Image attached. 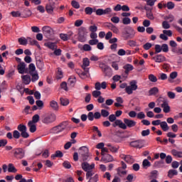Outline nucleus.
Masks as SVG:
<instances>
[{
	"label": "nucleus",
	"instance_id": "obj_38",
	"mask_svg": "<svg viewBox=\"0 0 182 182\" xmlns=\"http://www.w3.org/2000/svg\"><path fill=\"white\" fill-rule=\"evenodd\" d=\"M159 93V88L157 87H154L149 91V96H154V95H157Z\"/></svg>",
	"mask_w": 182,
	"mask_h": 182
},
{
	"label": "nucleus",
	"instance_id": "obj_63",
	"mask_svg": "<svg viewBox=\"0 0 182 182\" xmlns=\"http://www.w3.org/2000/svg\"><path fill=\"white\" fill-rule=\"evenodd\" d=\"M109 113L108 112L107 110L106 109H102L101 110V116H102V117H107L109 116Z\"/></svg>",
	"mask_w": 182,
	"mask_h": 182
},
{
	"label": "nucleus",
	"instance_id": "obj_12",
	"mask_svg": "<svg viewBox=\"0 0 182 182\" xmlns=\"http://www.w3.org/2000/svg\"><path fill=\"white\" fill-rule=\"evenodd\" d=\"M152 59L156 62V63H163V62H166V56L161 54H158L152 57Z\"/></svg>",
	"mask_w": 182,
	"mask_h": 182
},
{
	"label": "nucleus",
	"instance_id": "obj_23",
	"mask_svg": "<svg viewBox=\"0 0 182 182\" xmlns=\"http://www.w3.org/2000/svg\"><path fill=\"white\" fill-rule=\"evenodd\" d=\"M123 69H124L126 75H129V73H130V72L134 69V67L131 64H126L123 66Z\"/></svg>",
	"mask_w": 182,
	"mask_h": 182
},
{
	"label": "nucleus",
	"instance_id": "obj_30",
	"mask_svg": "<svg viewBox=\"0 0 182 182\" xmlns=\"http://www.w3.org/2000/svg\"><path fill=\"white\" fill-rule=\"evenodd\" d=\"M28 70H29L30 75H33V73H38V71H36V67L35 66V64H33V63H31L28 65Z\"/></svg>",
	"mask_w": 182,
	"mask_h": 182
},
{
	"label": "nucleus",
	"instance_id": "obj_45",
	"mask_svg": "<svg viewBox=\"0 0 182 182\" xmlns=\"http://www.w3.org/2000/svg\"><path fill=\"white\" fill-rule=\"evenodd\" d=\"M31 75L32 76V82H36V80H39V75H38V73H34L33 74H31Z\"/></svg>",
	"mask_w": 182,
	"mask_h": 182
},
{
	"label": "nucleus",
	"instance_id": "obj_1",
	"mask_svg": "<svg viewBox=\"0 0 182 182\" xmlns=\"http://www.w3.org/2000/svg\"><path fill=\"white\" fill-rule=\"evenodd\" d=\"M158 105H160L161 107L163 109L164 113H170L171 107L168 105V101L167 100L159 97L157 100Z\"/></svg>",
	"mask_w": 182,
	"mask_h": 182
},
{
	"label": "nucleus",
	"instance_id": "obj_5",
	"mask_svg": "<svg viewBox=\"0 0 182 182\" xmlns=\"http://www.w3.org/2000/svg\"><path fill=\"white\" fill-rule=\"evenodd\" d=\"M87 29H86L85 27H81L78 33V41H80V42H85V41H86V36H87Z\"/></svg>",
	"mask_w": 182,
	"mask_h": 182
},
{
	"label": "nucleus",
	"instance_id": "obj_43",
	"mask_svg": "<svg viewBox=\"0 0 182 182\" xmlns=\"http://www.w3.org/2000/svg\"><path fill=\"white\" fill-rule=\"evenodd\" d=\"M75 83H76V77H70L68 79V85H70L71 87H73Z\"/></svg>",
	"mask_w": 182,
	"mask_h": 182
},
{
	"label": "nucleus",
	"instance_id": "obj_7",
	"mask_svg": "<svg viewBox=\"0 0 182 182\" xmlns=\"http://www.w3.org/2000/svg\"><path fill=\"white\" fill-rule=\"evenodd\" d=\"M56 120V115L55 114H48L44 117L43 119V123L45 124H50Z\"/></svg>",
	"mask_w": 182,
	"mask_h": 182
},
{
	"label": "nucleus",
	"instance_id": "obj_31",
	"mask_svg": "<svg viewBox=\"0 0 182 182\" xmlns=\"http://www.w3.org/2000/svg\"><path fill=\"white\" fill-rule=\"evenodd\" d=\"M28 41L29 40L28 39V37H21L18 38V43H20V45H23V46H26V45H28Z\"/></svg>",
	"mask_w": 182,
	"mask_h": 182
},
{
	"label": "nucleus",
	"instance_id": "obj_56",
	"mask_svg": "<svg viewBox=\"0 0 182 182\" xmlns=\"http://www.w3.org/2000/svg\"><path fill=\"white\" fill-rule=\"evenodd\" d=\"M164 19L168 21V22H173V21H174V16L169 14L168 16H165Z\"/></svg>",
	"mask_w": 182,
	"mask_h": 182
},
{
	"label": "nucleus",
	"instance_id": "obj_52",
	"mask_svg": "<svg viewBox=\"0 0 182 182\" xmlns=\"http://www.w3.org/2000/svg\"><path fill=\"white\" fill-rule=\"evenodd\" d=\"M136 117L140 120H141L142 119H146V114H144V112H140L136 114Z\"/></svg>",
	"mask_w": 182,
	"mask_h": 182
},
{
	"label": "nucleus",
	"instance_id": "obj_42",
	"mask_svg": "<svg viewBox=\"0 0 182 182\" xmlns=\"http://www.w3.org/2000/svg\"><path fill=\"white\" fill-rule=\"evenodd\" d=\"M92 95L93 96V97H95L97 99V97H100L101 95H102V92H100V90H94L92 92Z\"/></svg>",
	"mask_w": 182,
	"mask_h": 182
},
{
	"label": "nucleus",
	"instance_id": "obj_61",
	"mask_svg": "<svg viewBox=\"0 0 182 182\" xmlns=\"http://www.w3.org/2000/svg\"><path fill=\"white\" fill-rule=\"evenodd\" d=\"M95 14L96 15H97L98 16H102V15H105L104 14V9H98L95 11Z\"/></svg>",
	"mask_w": 182,
	"mask_h": 182
},
{
	"label": "nucleus",
	"instance_id": "obj_28",
	"mask_svg": "<svg viewBox=\"0 0 182 182\" xmlns=\"http://www.w3.org/2000/svg\"><path fill=\"white\" fill-rule=\"evenodd\" d=\"M114 101L112 99H108L105 101V104H102L101 105V107H102L103 109H108L107 106H112V105H113V102Z\"/></svg>",
	"mask_w": 182,
	"mask_h": 182
},
{
	"label": "nucleus",
	"instance_id": "obj_10",
	"mask_svg": "<svg viewBox=\"0 0 182 182\" xmlns=\"http://www.w3.org/2000/svg\"><path fill=\"white\" fill-rule=\"evenodd\" d=\"M17 70L18 73L21 75H23V73H28V68H26V64L25 63H19L17 65Z\"/></svg>",
	"mask_w": 182,
	"mask_h": 182
},
{
	"label": "nucleus",
	"instance_id": "obj_47",
	"mask_svg": "<svg viewBox=\"0 0 182 182\" xmlns=\"http://www.w3.org/2000/svg\"><path fill=\"white\" fill-rule=\"evenodd\" d=\"M39 119H41L39 114H36L32 117V121L30 122H32L35 124V123H38V122H39Z\"/></svg>",
	"mask_w": 182,
	"mask_h": 182
},
{
	"label": "nucleus",
	"instance_id": "obj_50",
	"mask_svg": "<svg viewBox=\"0 0 182 182\" xmlns=\"http://www.w3.org/2000/svg\"><path fill=\"white\" fill-rule=\"evenodd\" d=\"M36 105L37 107L40 109V110L43 109V101L37 100L36 102Z\"/></svg>",
	"mask_w": 182,
	"mask_h": 182
},
{
	"label": "nucleus",
	"instance_id": "obj_21",
	"mask_svg": "<svg viewBox=\"0 0 182 182\" xmlns=\"http://www.w3.org/2000/svg\"><path fill=\"white\" fill-rule=\"evenodd\" d=\"M28 45H31V46H37L38 49H41V45H39V43L36 40L32 39L31 37H28Z\"/></svg>",
	"mask_w": 182,
	"mask_h": 182
},
{
	"label": "nucleus",
	"instance_id": "obj_58",
	"mask_svg": "<svg viewBox=\"0 0 182 182\" xmlns=\"http://www.w3.org/2000/svg\"><path fill=\"white\" fill-rule=\"evenodd\" d=\"M100 68L104 71L106 72L107 70H109V66L106 65L105 63H100Z\"/></svg>",
	"mask_w": 182,
	"mask_h": 182
},
{
	"label": "nucleus",
	"instance_id": "obj_46",
	"mask_svg": "<svg viewBox=\"0 0 182 182\" xmlns=\"http://www.w3.org/2000/svg\"><path fill=\"white\" fill-rule=\"evenodd\" d=\"M127 44L129 45V46H131L132 48H134L135 46H139V45L137 44V42L133 40H129Z\"/></svg>",
	"mask_w": 182,
	"mask_h": 182
},
{
	"label": "nucleus",
	"instance_id": "obj_24",
	"mask_svg": "<svg viewBox=\"0 0 182 182\" xmlns=\"http://www.w3.org/2000/svg\"><path fill=\"white\" fill-rule=\"evenodd\" d=\"M106 146L109 148L111 153H117L119 151V146H113L111 144H107Z\"/></svg>",
	"mask_w": 182,
	"mask_h": 182
},
{
	"label": "nucleus",
	"instance_id": "obj_48",
	"mask_svg": "<svg viewBox=\"0 0 182 182\" xmlns=\"http://www.w3.org/2000/svg\"><path fill=\"white\" fill-rule=\"evenodd\" d=\"M149 80H150V82H152L153 83H156V82H157V77H156L153 74H151L149 75Z\"/></svg>",
	"mask_w": 182,
	"mask_h": 182
},
{
	"label": "nucleus",
	"instance_id": "obj_22",
	"mask_svg": "<svg viewBox=\"0 0 182 182\" xmlns=\"http://www.w3.org/2000/svg\"><path fill=\"white\" fill-rule=\"evenodd\" d=\"M78 48L80 50H84L85 52H90L92 50V46L89 44H85L84 46L79 45Z\"/></svg>",
	"mask_w": 182,
	"mask_h": 182
},
{
	"label": "nucleus",
	"instance_id": "obj_54",
	"mask_svg": "<svg viewBox=\"0 0 182 182\" xmlns=\"http://www.w3.org/2000/svg\"><path fill=\"white\" fill-rule=\"evenodd\" d=\"M146 16L151 21H153V19H154V16L153 15L151 10L146 11Z\"/></svg>",
	"mask_w": 182,
	"mask_h": 182
},
{
	"label": "nucleus",
	"instance_id": "obj_34",
	"mask_svg": "<svg viewBox=\"0 0 182 182\" xmlns=\"http://www.w3.org/2000/svg\"><path fill=\"white\" fill-rule=\"evenodd\" d=\"M44 45L49 49H51V50H55V49L57 48L56 43L52 42L46 43Z\"/></svg>",
	"mask_w": 182,
	"mask_h": 182
},
{
	"label": "nucleus",
	"instance_id": "obj_60",
	"mask_svg": "<svg viewBox=\"0 0 182 182\" xmlns=\"http://www.w3.org/2000/svg\"><path fill=\"white\" fill-rule=\"evenodd\" d=\"M13 137L14 139H19L21 137V133H19V131H18V130L14 131Z\"/></svg>",
	"mask_w": 182,
	"mask_h": 182
},
{
	"label": "nucleus",
	"instance_id": "obj_26",
	"mask_svg": "<svg viewBox=\"0 0 182 182\" xmlns=\"http://www.w3.org/2000/svg\"><path fill=\"white\" fill-rule=\"evenodd\" d=\"M50 107L52 108L53 110H55L56 112L59 110V105H58V102L55 100H52L50 102Z\"/></svg>",
	"mask_w": 182,
	"mask_h": 182
},
{
	"label": "nucleus",
	"instance_id": "obj_3",
	"mask_svg": "<svg viewBox=\"0 0 182 182\" xmlns=\"http://www.w3.org/2000/svg\"><path fill=\"white\" fill-rule=\"evenodd\" d=\"M137 88V81L132 80L129 82V85H127L125 92L127 95H133V92L136 91Z\"/></svg>",
	"mask_w": 182,
	"mask_h": 182
},
{
	"label": "nucleus",
	"instance_id": "obj_14",
	"mask_svg": "<svg viewBox=\"0 0 182 182\" xmlns=\"http://www.w3.org/2000/svg\"><path fill=\"white\" fill-rule=\"evenodd\" d=\"M112 126L113 127H117V126H119V127L120 129H123V130H126V129H127V126H126V124H124L123 121L120 119H116L115 122H114V123L112 124Z\"/></svg>",
	"mask_w": 182,
	"mask_h": 182
},
{
	"label": "nucleus",
	"instance_id": "obj_35",
	"mask_svg": "<svg viewBox=\"0 0 182 182\" xmlns=\"http://www.w3.org/2000/svg\"><path fill=\"white\" fill-rule=\"evenodd\" d=\"M90 65V61L89 60V58H85L82 60V68L84 69V70H86V68Z\"/></svg>",
	"mask_w": 182,
	"mask_h": 182
},
{
	"label": "nucleus",
	"instance_id": "obj_44",
	"mask_svg": "<svg viewBox=\"0 0 182 182\" xmlns=\"http://www.w3.org/2000/svg\"><path fill=\"white\" fill-rule=\"evenodd\" d=\"M122 23L124 25H130V23H132V20L129 17H124L122 18Z\"/></svg>",
	"mask_w": 182,
	"mask_h": 182
},
{
	"label": "nucleus",
	"instance_id": "obj_32",
	"mask_svg": "<svg viewBox=\"0 0 182 182\" xmlns=\"http://www.w3.org/2000/svg\"><path fill=\"white\" fill-rule=\"evenodd\" d=\"M28 126L31 133H35V132H36V124H33L32 122H28Z\"/></svg>",
	"mask_w": 182,
	"mask_h": 182
},
{
	"label": "nucleus",
	"instance_id": "obj_36",
	"mask_svg": "<svg viewBox=\"0 0 182 182\" xmlns=\"http://www.w3.org/2000/svg\"><path fill=\"white\" fill-rule=\"evenodd\" d=\"M161 128L164 132H168L170 127L166 121L161 122Z\"/></svg>",
	"mask_w": 182,
	"mask_h": 182
},
{
	"label": "nucleus",
	"instance_id": "obj_15",
	"mask_svg": "<svg viewBox=\"0 0 182 182\" xmlns=\"http://www.w3.org/2000/svg\"><path fill=\"white\" fill-rule=\"evenodd\" d=\"M73 36V32L68 31L67 33H60V38L62 41H64V42H66V41H69L70 38Z\"/></svg>",
	"mask_w": 182,
	"mask_h": 182
},
{
	"label": "nucleus",
	"instance_id": "obj_4",
	"mask_svg": "<svg viewBox=\"0 0 182 182\" xmlns=\"http://www.w3.org/2000/svg\"><path fill=\"white\" fill-rule=\"evenodd\" d=\"M79 154L83 161H86L89 159V149L86 146H82L79 149Z\"/></svg>",
	"mask_w": 182,
	"mask_h": 182
},
{
	"label": "nucleus",
	"instance_id": "obj_19",
	"mask_svg": "<svg viewBox=\"0 0 182 182\" xmlns=\"http://www.w3.org/2000/svg\"><path fill=\"white\" fill-rule=\"evenodd\" d=\"M114 161V159H113V156L109 154H105V155H102V157L101 159V161H104L105 163H110Z\"/></svg>",
	"mask_w": 182,
	"mask_h": 182
},
{
	"label": "nucleus",
	"instance_id": "obj_57",
	"mask_svg": "<svg viewBox=\"0 0 182 182\" xmlns=\"http://www.w3.org/2000/svg\"><path fill=\"white\" fill-rule=\"evenodd\" d=\"M162 50V46L156 44L155 46V53H160Z\"/></svg>",
	"mask_w": 182,
	"mask_h": 182
},
{
	"label": "nucleus",
	"instance_id": "obj_29",
	"mask_svg": "<svg viewBox=\"0 0 182 182\" xmlns=\"http://www.w3.org/2000/svg\"><path fill=\"white\" fill-rule=\"evenodd\" d=\"M21 79L23 80V83L24 85H29L31 83V76L26 75H22Z\"/></svg>",
	"mask_w": 182,
	"mask_h": 182
},
{
	"label": "nucleus",
	"instance_id": "obj_2",
	"mask_svg": "<svg viewBox=\"0 0 182 182\" xmlns=\"http://www.w3.org/2000/svg\"><path fill=\"white\" fill-rule=\"evenodd\" d=\"M68 124H69V122H68V121H65V122H62L61 124H60L59 125L54 127L51 129V132H52V133H55V134L60 133L61 132H63V130H65V129H66L68 127Z\"/></svg>",
	"mask_w": 182,
	"mask_h": 182
},
{
	"label": "nucleus",
	"instance_id": "obj_17",
	"mask_svg": "<svg viewBox=\"0 0 182 182\" xmlns=\"http://www.w3.org/2000/svg\"><path fill=\"white\" fill-rule=\"evenodd\" d=\"M55 10V2H49L46 6V11L48 14H53Z\"/></svg>",
	"mask_w": 182,
	"mask_h": 182
},
{
	"label": "nucleus",
	"instance_id": "obj_62",
	"mask_svg": "<svg viewBox=\"0 0 182 182\" xmlns=\"http://www.w3.org/2000/svg\"><path fill=\"white\" fill-rule=\"evenodd\" d=\"M111 21L113 22V23H119L120 22V18L118 16H113L111 18Z\"/></svg>",
	"mask_w": 182,
	"mask_h": 182
},
{
	"label": "nucleus",
	"instance_id": "obj_40",
	"mask_svg": "<svg viewBox=\"0 0 182 182\" xmlns=\"http://www.w3.org/2000/svg\"><path fill=\"white\" fill-rule=\"evenodd\" d=\"M63 77V72H62V69L58 68V71L56 73V79H62Z\"/></svg>",
	"mask_w": 182,
	"mask_h": 182
},
{
	"label": "nucleus",
	"instance_id": "obj_37",
	"mask_svg": "<svg viewBox=\"0 0 182 182\" xmlns=\"http://www.w3.org/2000/svg\"><path fill=\"white\" fill-rule=\"evenodd\" d=\"M8 171L9 173H16L18 171V169L15 168V166H14L13 164H9Z\"/></svg>",
	"mask_w": 182,
	"mask_h": 182
},
{
	"label": "nucleus",
	"instance_id": "obj_55",
	"mask_svg": "<svg viewBox=\"0 0 182 182\" xmlns=\"http://www.w3.org/2000/svg\"><path fill=\"white\" fill-rule=\"evenodd\" d=\"M52 158L55 157H63V153L60 151H57L55 154L51 156Z\"/></svg>",
	"mask_w": 182,
	"mask_h": 182
},
{
	"label": "nucleus",
	"instance_id": "obj_16",
	"mask_svg": "<svg viewBox=\"0 0 182 182\" xmlns=\"http://www.w3.org/2000/svg\"><path fill=\"white\" fill-rule=\"evenodd\" d=\"M107 87V82L106 81L102 82V83L97 82L95 84V90H100L101 89H106Z\"/></svg>",
	"mask_w": 182,
	"mask_h": 182
},
{
	"label": "nucleus",
	"instance_id": "obj_27",
	"mask_svg": "<svg viewBox=\"0 0 182 182\" xmlns=\"http://www.w3.org/2000/svg\"><path fill=\"white\" fill-rule=\"evenodd\" d=\"M42 31L43 33L46 36H49L52 33V28L50 26H43Z\"/></svg>",
	"mask_w": 182,
	"mask_h": 182
},
{
	"label": "nucleus",
	"instance_id": "obj_18",
	"mask_svg": "<svg viewBox=\"0 0 182 182\" xmlns=\"http://www.w3.org/2000/svg\"><path fill=\"white\" fill-rule=\"evenodd\" d=\"M131 147H135L136 149H141L143 147V141L140 140L132 141L129 143Z\"/></svg>",
	"mask_w": 182,
	"mask_h": 182
},
{
	"label": "nucleus",
	"instance_id": "obj_8",
	"mask_svg": "<svg viewBox=\"0 0 182 182\" xmlns=\"http://www.w3.org/2000/svg\"><path fill=\"white\" fill-rule=\"evenodd\" d=\"M18 132H21V137H23V139H28V137H29V134L26 132V126L19 124L18 126Z\"/></svg>",
	"mask_w": 182,
	"mask_h": 182
},
{
	"label": "nucleus",
	"instance_id": "obj_53",
	"mask_svg": "<svg viewBox=\"0 0 182 182\" xmlns=\"http://www.w3.org/2000/svg\"><path fill=\"white\" fill-rule=\"evenodd\" d=\"M85 12L87 15H92L93 14V9L92 7H86Z\"/></svg>",
	"mask_w": 182,
	"mask_h": 182
},
{
	"label": "nucleus",
	"instance_id": "obj_6",
	"mask_svg": "<svg viewBox=\"0 0 182 182\" xmlns=\"http://www.w3.org/2000/svg\"><path fill=\"white\" fill-rule=\"evenodd\" d=\"M14 157L18 160H21L25 157V150L22 148H16L14 149Z\"/></svg>",
	"mask_w": 182,
	"mask_h": 182
},
{
	"label": "nucleus",
	"instance_id": "obj_59",
	"mask_svg": "<svg viewBox=\"0 0 182 182\" xmlns=\"http://www.w3.org/2000/svg\"><path fill=\"white\" fill-rule=\"evenodd\" d=\"M162 28H164V29H170V24L168 23V21H163Z\"/></svg>",
	"mask_w": 182,
	"mask_h": 182
},
{
	"label": "nucleus",
	"instance_id": "obj_51",
	"mask_svg": "<svg viewBox=\"0 0 182 182\" xmlns=\"http://www.w3.org/2000/svg\"><path fill=\"white\" fill-rule=\"evenodd\" d=\"M60 103L62 106H68V105H69V100L66 98H60Z\"/></svg>",
	"mask_w": 182,
	"mask_h": 182
},
{
	"label": "nucleus",
	"instance_id": "obj_9",
	"mask_svg": "<svg viewBox=\"0 0 182 182\" xmlns=\"http://www.w3.org/2000/svg\"><path fill=\"white\" fill-rule=\"evenodd\" d=\"M124 35L126 39H133V38H134V36L136 35V31L133 28L128 27Z\"/></svg>",
	"mask_w": 182,
	"mask_h": 182
},
{
	"label": "nucleus",
	"instance_id": "obj_49",
	"mask_svg": "<svg viewBox=\"0 0 182 182\" xmlns=\"http://www.w3.org/2000/svg\"><path fill=\"white\" fill-rule=\"evenodd\" d=\"M71 5L75 9H79V8H80V4H79V2H77V1H76L75 0L71 1Z\"/></svg>",
	"mask_w": 182,
	"mask_h": 182
},
{
	"label": "nucleus",
	"instance_id": "obj_64",
	"mask_svg": "<svg viewBox=\"0 0 182 182\" xmlns=\"http://www.w3.org/2000/svg\"><path fill=\"white\" fill-rule=\"evenodd\" d=\"M162 52H164L166 53L168 52V46L167 44H162Z\"/></svg>",
	"mask_w": 182,
	"mask_h": 182
},
{
	"label": "nucleus",
	"instance_id": "obj_11",
	"mask_svg": "<svg viewBox=\"0 0 182 182\" xmlns=\"http://www.w3.org/2000/svg\"><path fill=\"white\" fill-rule=\"evenodd\" d=\"M95 164H90L87 162H84L81 164V167L84 171H90L91 170H93L95 168Z\"/></svg>",
	"mask_w": 182,
	"mask_h": 182
},
{
	"label": "nucleus",
	"instance_id": "obj_13",
	"mask_svg": "<svg viewBox=\"0 0 182 182\" xmlns=\"http://www.w3.org/2000/svg\"><path fill=\"white\" fill-rule=\"evenodd\" d=\"M120 158L122 160H124V161H126V163H128V164H133V163H134V159L132 158V156L130 155H125V154H122L120 155Z\"/></svg>",
	"mask_w": 182,
	"mask_h": 182
},
{
	"label": "nucleus",
	"instance_id": "obj_20",
	"mask_svg": "<svg viewBox=\"0 0 182 182\" xmlns=\"http://www.w3.org/2000/svg\"><path fill=\"white\" fill-rule=\"evenodd\" d=\"M124 124L127 126V127H134L136 126V122L134 120L129 119L127 118L124 119Z\"/></svg>",
	"mask_w": 182,
	"mask_h": 182
},
{
	"label": "nucleus",
	"instance_id": "obj_33",
	"mask_svg": "<svg viewBox=\"0 0 182 182\" xmlns=\"http://www.w3.org/2000/svg\"><path fill=\"white\" fill-rule=\"evenodd\" d=\"M178 174V172L176 169H171L168 171V177L169 178H173L174 176H177Z\"/></svg>",
	"mask_w": 182,
	"mask_h": 182
},
{
	"label": "nucleus",
	"instance_id": "obj_41",
	"mask_svg": "<svg viewBox=\"0 0 182 182\" xmlns=\"http://www.w3.org/2000/svg\"><path fill=\"white\" fill-rule=\"evenodd\" d=\"M142 166L144 168H147L151 166V164L149 161V159H144L142 162Z\"/></svg>",
	"mask_w": 182,
	"mask_h": 182
},
{
	"label": "nucleus",
	"instance_id": "obj_25",
	"mask_svg": "<svg viewBox=\"0 0 182 182\" xmlns=\"http://www.w3.org/2000/svg\"><path fill=\"white\" fill-rule=\"evenodd\" d=\"M177 76H178V73L177 72L173 71L169 75V77L168 78V81L169 82V83H173V80H174V79H176Z\"/></svg>",
	"mask_w": 182,
	"mask_h": 182
},
{
	"label": "nucleus",
	"instance_id": "obj_39",
	"mask_svg": "<svg viewBox=\"0 0 182 182\" xmlns=\"http://www.w3.org/2000/svg\"><path fill=\"white\" fill-rule=\"evenodd\" d=\"M171 154L175 157H179L180 159L182 158V151H177L176 149H173V150L171 151Z\"/></svg>",
	"mask_w": 182,
	"mask_h": 182
}]
</instances>
